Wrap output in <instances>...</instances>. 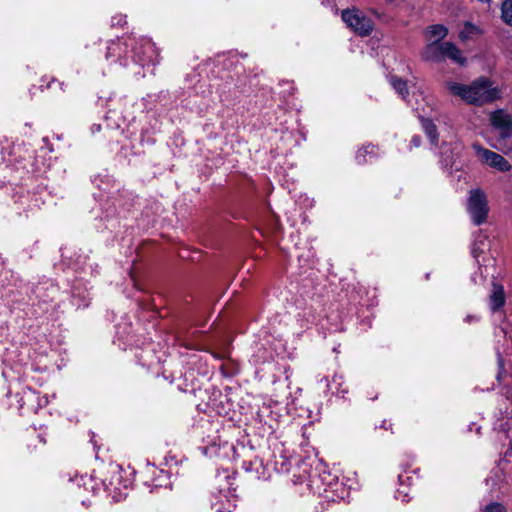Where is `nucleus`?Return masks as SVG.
<instances>
[{"instance_id":"0eeeda50","label":"nucleus","mask_w":512,"mask_h":512,"mask_svg":"<svg viewBox=\"0 0 512 512\" xmlns=\"http://www.w3.org/2000/svg\"><path fill=\"white\" fill-rule=\"evenodd\" d=\"M512 479V465L506 459L500 460L498 466L492 471L487 482H492V487H500L502 484H508Z\"/></svg>"},{"instance_id":"f03ea898","label":"nucleus","mask_w":512,"mask_h":512,"mask_svg":"<svg viewBox=\"0 0 512 512\" xmlns=\"http://www.w3.org/2000/svg\"><path fill=\"white\" fill-rule=\"evenodd\" d=\"M489 210L486 193L478 188L470 190L467 199V211L476 226L487 221Z\"/></svg>"},{"instance_id":"39448f33","label":"nucleus","mask_w":512,"mask_h":512,"mask_svg":"<svg viewBox=\"0 0 512 512\" xmlns=\"http://www.w3.org/2000/svg\"><path fill=\"white\" fill-rule=\"evenodd\" d=\"M130 46H132L134 61L146 65L154 62L157 57V52L154 44L150 39L141 38L139 42L134 43V39H130Z\"/></svg>"},{"instance_id":"1a4fd4ad","label":"nucleus","mask_w":512,"mask_h":512,"mask_svg":"<svg viewBox=\"0 0 512 512\" xmlns=\"http://www.w3.org/2000/svg\"><path fill=\"white\" fill-rule=\"evenodd\" d=\"M423 58L433 62L445 60L444 42L432 41L427 44L423 51Z\"/></svg>"},{"instance_id":"6e6552de","label":"nucleus","mask_w":512,"mask_h":512,"mask_svg":"<svg viewBox=\"0 0 512 512\" xmlns=\"http://www.w3.org/2000/svg\"><path fill=\"white\" fill-rule=\"evenodd\" d=\"M129 44L121 41H112L107 47L106 59L110 63L119 62L120 65L126 66L127 61L124 59L123 54L127 53Z\"/></svg>"},{"instance_id":"4468645a","label":"nucleus","mask_w":512,"mask_h":512,"mask_svg":"<svg viewBox=\"0 0 512 512\" xmlns=\"http://www.w3.org/2000/svg\"><path fill=\"white\" fill-rule=\"evenodd\" d=\"M390 84L402 98H405L408 95L407 83L401 78L392 76L390 78Z\"/></svg>"},{"instance_id":"dca6fc26","label":"nucleus","mask_w":512,"mask_h":512,"mask_svg":"<svg viewBox=\"0 0 512 512\" xmlns=\"http://www.w3.org/2000/svg\"><path fill=\"white\" fill-rule=\"evenodd\" d=\"M480 30L478 27L471 23H466L462 30L459 32V37L462 40L472 39L475 35H478Z\"/></svg>"},{"instance_id":"4be33fe9","label":"nucleus","mask_w":512,"mask_h":512,"mask_svg":"<svg viewBox=\"0 0 512 512\" xmlns=\"http://www.w3.org/2000/svg\"><path fill=\"white\" fill-rule=\"evenodd\" d=\"M500 378H501V375H500V374H498V376H497V380H498V381H500Z\"/></svg>"},{"instance_id":"9b49d317","label":"nucleus","mask_w":512,"mask_h":512,"mask_svg":"<svg viewBox=\"0 0 512 512\" xmlns=\"http://www.w3.org/2000/svg\"><path fill=\"white\" fill-rule=\"evenodd\" d=\"M445 48V59L448 58L453 62L464 65L466 58L462 55V52L451 42H444Z\"/></svg>"},{"instance_id":"20e7f679","label":"nucleus","mask_w":512,"mask_h":512,"mask_svg":"<svg viewBox=\"0 0 512 512\" xmlns=\"http://www.w3.org/2000/svg\"><path fill=\"white\" fill-rule=\"evenodd\" d=\"M342 20L348 27L361 36H367L373 30V22L371 19L357 9L343 10Z\"/></svg>"},{"instance_id":"aec40b11","label":"nucleus","mask_w":512,"mask_h":512,"mask_svg":"<svg viewBox=\"0 0 512 512\" xmlns=\"http://www.w3.org/2000/svg\"><path fill=\"white\" fill-rule=\"evenodd\" d=\"M411 143L414 147H419L420 146V137L419 136H413L412 137V140H411Z\"/></svg>"},{"instance_id":"6ab92c4d","label":"nucleus","mask_w":512,"mask_h":512,"mask_svg":"<svg viewBox=\"0 0 512 512\" xmlns=\"http://www.w3.org/2000/svg\"><path fill=\"white\" fill-rule=\"evenodd\" d=\"M126 17L125 16H119V17H113L112 18V25H118L123 26L126 23Z\"/></svg>"},{"instance_id":"ddd939ff","label":"nucleus","mask_w":512,"mask_h":512,"mask_svg":"<svg viewBox=\"0 0 512 512\" xmlns=\"http://www.w3.org/2000/svg\"><path fill=\"white\" fill-rule=\"evenodd\" d=\"M376 155L375 146L367 145L362 149L358 150L356 154V160L359 164L368 162L372 157Z\"/></svg>"},{"instance_id":"f8f14e48","label":"nucleus","mask_w":512,"mask_h":512,"mask_svg":"<svg viewBox=\"0 0 512 512\" xmlns=\"http://www.w3.org/2000/svg\"><path fill=\"white\" fill-rule=\"evenodd\" d=\"M447 33V28L440 24L431 25L426 29V36L430 42H441V40L446 37Z\"/></svg>"},{"instance_id":"9d476101","label":"nucleus","mask_w":512,"mask_h":512,"mask_svg":"<svg viewBox=\"0 0 512 512\" xmlns=\"http://www.w3.org/2000/svg\"><path fill=\"white\" fill-rule=\"evenodd\" d=\"M506 302V295L502 285L493 283L489 296L490 308L493 312L500 310Z\"/></svg>"},{"instance_id":"2eb2a0df","label":"nucleus","mask_w":512,"mask_h":512,"mask_svg":"<svg viewBox=\"0 0 512 512\" xmlns=\"http://www.w3.org/2000/svg\"><path fill=\"white\" fill-rule=\"evenodd\" d=\"M422 126L425 133L430 138L431 142L436 143L438 139V134L435 124L431 120L423 119Z\"/></svg>"},{"instance_id":"412c9836","label":"nucleus","mask_w":512,"mask_h":512,"mask_svg":"<svg viewBox=\"0 0 512 512\" xmlns=\"http://www.w3.org/2000/svg\"><path fill=\"white\" fill-rule=\"evenodd\" d=\"M472 254H473L474 258H477V257H478L476 247H474V248H473V250H472Z\"/></svg>"},{"instance_id":"423d86ee","label":"nucleus","mask_w":512,"mask_h":512,"mask_svg":"<svg viewBox=\"0 0 512 512\" xmlns=\"http://www.w3.org/2000/svg\"><path fill=\"white\" fill-rule=\"evenodd\" d=\"M472 148L482 163L501 172H507L511 169L510 163L500 154L484 148L479 144H473Z\"/></svg>"},{"instance_id":"f3484780","label":"nucleus","mask_w":512,"mask_h":512,"mask_svg":"<svg viewBox=\"0 0 512 512\" xmlns=\"http://www.w3.org/2000/svg\"><path fill=\"white\" fill-rule=\"evenodd\" d=\"M502 18L507 24L512 25V0H505L503 2Z\"/></svg>"},{"instance_id":"f257e3e1","label":"nucleus","mask_w":512,"mask_h":512,"mask_svg":"<svg viewBox=\"0 0 512 512\" xmlns=\"http://www.w3.org/2000/svg\"><path fill=\"white\" fill-rule=\"evenodd\" d=\"M446 87L469 104L482 105L500 97V91L486 78H479L470 85L448 82Z\"/></svg>"},{"instance_id":"a211bd4d","label":"nucleus","mask_w":512,"mask_h":512,"mask_svg":"<svg viewBox=\"0 0 512 512\" xmlns=\"http://www.w3.org/2000/svg\"><path fill=\"white\" fill-rule=\"evenodd\" d=\"M482 512H507V511H506V508H505V506L503 504L494 502V503L488 504L482 510Z\"/></svg>"},{"instance_id":"7ed1b4c3","label":"nucleus","mask_w":512,"mask_h":512,"mask_svg":"<svg viewBox=\"0 0 512 512\" xmlns=\"http://www.w3.org/2000/svg\"><path fill=\"white\" fill-rule=\"evenodd\" d=\"M489 121L493 130L499 135L497 143L491 146L502 150V142L512 137V115L503 109H498L490 113Z\"/></svg>"}]
</instances>
